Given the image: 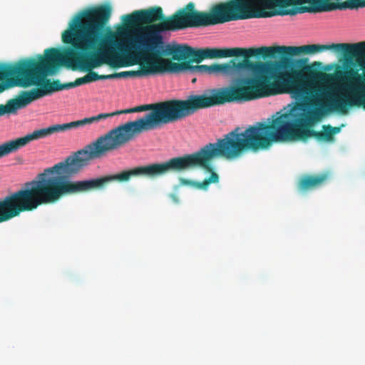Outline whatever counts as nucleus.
Listing matches in <instances>:
<instances>
[{"label": "nucleus", "instance_id": "bb28decb", "mask_svg": "<svg viewBox=\"0 0 365 365\" xmlns=\"http://www.w3.org/2000/svg\"><path fill=\"white\" fill-rule=\"evenodd\" d=\"M303 46H277V51L279 52V53L282 55H284V52H288L289 53L287 55H298L301 53H303Z\"/></svg>", "mask_w": 365, "mask_h": 365}, {"label": "nucleus", "instance_id": "2f4dec72", "mask_svg": "<svg viewBox=\"0 0 365 365\" xmlns=\"http://www.w3.org/2000/svg\"><path fill=\"white\" fill-rule=\"evenodd\" d=\"M18 86L17 81L16 79H10L4 82V83L0 85V93L3 92L5 89Z\"/></svg>", "mask_w": 365, "mask_h": 365}, {"label": "nucleus", "instance_id": "6ab92c4d", "mask_svg": "<svg viewBox=\"0 0 365 365\" xmlns=\"http://www.w3.org/2000/svg\"><path fill=\"white\" fill-rule=\"evenodd\" d=\"M177 42L172 41L167 43L165 40L159 46L154 43L150 45H144V47L133 49V51H145L153 53L157 55L172 56H173Z\"/></svg>", "mask_w": 365, "mask_h": 365}, {"label": "nucleus", "instance_id": "473e14b6", "mask_svg": "<svg viewBox=\"0 0 365 365\" xmlns=\"http://www.w3.org/2000/svg\"><path fill=\"white\" fill-rule=\"evenodd\" d=\"M323 66V63L319 61H314L311 64H307L305 66V71H319L322 70Z\"/></svg>", "mask_w": 365, "mask_h": 365}, {"label": "nucleus", "instance_id": "79ce46f5", "mask_svg": "<svg viewBox=\"0 0 365 365\" xmlns=\"http://www.w3.org/2000/svg\"><path fill=\"white\" fill-rule=\"evenodd\" d=\"M37 60L41 61H42V56L41 55L37 56Z\"/></svg>", "mask_w": 365, "mask_h": 365}, {"label": "nucleus", "instance_id": "72a5a7b5", "mask_svg": "<svg viewBox=\"0 0 365 365\" xmlns=\"http://www.w3.org/2000/svg\"><path fill=\"white\" fill-rule=\"evenodd\" d=\"M12 110V106L9 105V101H7L6 104L1 105L0 106V116L5 115V114H16V113H13L11 111Z\"/></svg>", "mask_w": 365, "mask_h": 365}, {"label": "nucleus", "instance_id": "a19ab883", "mask_svg": "<svg viewBox=\"0 0 365 365\" xmlns=\"http://www.w3.org/2000/svg\"><path fill=\"white\" fill-rule=\"evenodd\" d=\"M88 118V124H91L93 123L98 122V119L96 118V115Z\"/></svg>", "mask_w": 365, "mask_h": 365}, {"label": "nucleus", "instance_id": "0eeeda50", "mask_svg": "<svg viewBox=\"0 0 365 365\" xmlns=\"http://www.w3.org/2000/svg\"><path fill=\"white\" fill-rule=\"evenodd\" d=\"M212 102L205 95H191L186 100L173 99L167 102L149 103L123 110L125 114L150 110L155 113L156 128L180 120L195 113L199 108L210 107Z\"/></svg>", "mask_w": 365, "mask_h": 365}, {"label": "nucleus", "instance_id": "4be33fe9", "mask_svg": "<svg viewBox=\"0 0 365 365\" xmlns=\"http://www.w3.org/2000/svg\"><path fill=\"white\" fill-rule=\"evenodd\" d=\"M327 178L328 175L327 174L318 176H304L299 182V190L303 192L313 188H317L321 186Z\"/></svg>", "mask_w": 365, "mask_h": 365}, {"label": "nucleus", "instance_id": "9b49d317", "mask_svg": "<svg viewBox=\"0 0 365 365\" xmlns=\"http://www.w3.org/2000/svg\"><path fill=\"white\" fill-rule=\"evenodd\" d=\"M76 82L61 83L60 81H53L50 85H43L41 88H32L29 91H22L19 93L17 99L9 100V105L12 106L13 113H17L18 110L23 109L33 101L47 96H51L53 93L76 88Z\"/></svg>", "mask_w": 365, "mask_h": 365}, {"label": "nucleus", "instance_id": "a878e982", "mask_svg": "<svg viewBox=\"0 0 365 365\" xmlns=\"http://www.w3.org/2000/svg\"><path fill=\"white\" fill-rule=\"evenodd\" d=\"M350 53L354 56H365V41L350 43ZM360 65L365 71V58L361 61Z\"/></svg>", "mask_w": 365, "mask_h": 365}, {"label": "nucleus", "instance_id": "9d476101", "mask_svg": "<svg viewBox=\"0 0 365 365\" xmlns=\"http://www.w3.org/2000/svg\"><path fill=\"white\" fill-rule=\"evenodd\" d=\"M308 62V58L297 59L290 55L281 56L278 61L255 62L254 63L255 86H262L264 83L265 78L274 79L294 70L300 68L305 70Z\"/></svg>", "mask_w": 365, "mask_h": 365}, {"label": "nucleus", "instance_id": "f257e3e1", "mask_svg": "<svg viewBox=\"0 0 365 365\" xmlns=\"http://www.w3.org/2000/svg\"><path fill=\"white\" fill-rule=\"evenodd\" d=\"M155 114L147 113L142 118L114 127L63 161L44 169L34 180L25 182L20 190L1 199L0 222L16 217L23 211L35 210L42 204L54 203L63 196L102 187L113 180L127 181L131 175H140L156 178L168 170L206 168L207 160L217 155L205 154L206 147L211 143H209L192 153L175 157L163 163L140 166L103 178L72 180V177L86 167L91 160L101 158L107 153L120 148L145 130L156 129L157 122L153 120Z\"/></svg>", "mask_w": 365, "mask_h": 365}, {"label": "nucleus", "instance_id": "f704fd0d", "mask_svg": "<svg viewBox=\"0 0 365 365\" xmlns=\"http://www.w3.org/2000/svg\"><path fill=\"white\" fill-rule=\"evenodd\" d=\"M10 153H11L10 152L7 142L0 145V158L9 155Z\"/></svg>", "mask_w": 365, "mask_h": 365}, {"label": "nucleus", "instance_id": "39448f33", "mask_svg": "<svg viewBox=\"0 0 365 365\" xmlns=\"http://www.w3.org/2000/svg\"><path fill=\"white\" fill-rule=\"evenodd\" d=\"M206 73L231 78L230 86L213 88L203 95L210 99L214 106L227 102L243 103L253 98L252 94L246 88L247 86H255L254 63L248 59L236 62L235 59L227 63L206 65Z\"/></svg>", "mask_w": 365, "mask_h": 365}, {"label": "nucleus", "instance_id": "412c9836", "mask_svg": "<svg viewBox=\"0 0 365 365\" xmlns=\"http://www.w3.org/2000/svg\"><path fill=\"white\" fill-rule=\"evenodd\" d=\"M344 126V124H342L341 127L323 125L324 132H317L314 130L306 129L304 131V135L307 137H315L318 140L320 141H331L334 138L331 137V134H337L340 133L341 128Z\"/></svg>", "mask_w": 365, "mask_h": 365}, {"label": "nucleus", "instance_id": "7c9ffc66", "mask_svg": "<svg viewBox=\"0 0 365 365\" xmlns=\"http://www.w3.org/2000/svg\"><path fill=\"white\" fill-rule=\"evenodd\" d=\"M120 114H124L123 110H116V111L113 112V113H100V114L96 115V118L99 121V120H105V119H107L108 118L113 117L115 115H120Z\"/></svg>", "mask_w": 365, "mask_h": 365}, {"label": "nucleus", "instance_id": "393cba45", "mask_svg": "<svg viewBox=\"0 0 365 365\" xmlns=\"http://www.w3.org/2000/svg\"><path fill=\"white\" fill-rule=\"evenodd\" d=\"M191 46L185 43H177L173 59L174 61H186L190 58Z\"/></svg>", "mask_w": 365, "mask_h": 365}, {"label": "nucleus", "instance_id": "6e6552de", "mask_svg": "<svg viewBox=\"0 0 365 365\" xmlns=\"http://www.w3.org/2000/svg\"><path fill=\"white\" fill-rule=\"evenodd\" d=\"M57 71L56 66L38 64L34 58H26L14 63H0V81L16 76L19 87L36 86L41 88L43 85H50L46 76L55 75Z\"/></svg>", "mask_w": 365, "mask_h": 365}, {"label": "nucleus", "instance_id": "1a4fd4ad", "mask_svg": "<svg viewBox=\"0 0 365 365\" xmlns=\"http://www.w3.org/2000/svg\"><path fill=\"white\" fill-rule=\"evenodd\" d=\"M282 0L284 5H302L309 4L310 6H296L291 9L279 8L275 14L279 16H294L306 12L320 13L334 10L359 9L365 7V0Z\"/></svg>", "mask_w": 365, "mask_h": 365}, {"label": "nucleus", "instance_id": "ea45409f", "mask_svg": "<svg viewBox=\"0 0 365 365\" xmlns=\"http://www.w3.org/2000/svg\"><path fill=\"white\" fill-rule=\"evenodd\" d=\"M170 197L173 200V201L175 202V203H178L179 202V200L178 198V197L176 196V195L175 194H170Z\"/></svg>", "mask_w": 365, "mask_h": 365}, {"label": "nucleus", "instance_id": "f3484780", "mask_svg": "<svg viewBox=\"0 0 365 365\" xmlns=\"http://www.w3.org/2000/svg\"><path fill=\"white\" fill-rule=\"evenodd\" d=\"M52 135L50 126L38 130H35L24 137L7 141L10 152L14 153L24 147L31 141L46 138Z\"/></svg>", "mask_w": 365, "mask_h": 365}, {"label": "nucleus", "instance_id": "423d86ee", "mask_svg": "<svg viewBox=\"0 0 365 365\" xmlns=\"http://www.w3.org/2000/svg\"><path fill=\"white\" fill-rule=\"evenodd\" d=\"M351 53L337 54L342 58L339 63L323 64L322 71H331L334 68L337 71L334 78L337 83L329 88H332V93L339 100L345 101L344 110L347 107L363 106L365 108V71L364 78L359 73L357 64Z\"/></svg>", "mask_w": 365, "mask_h": 365}, {"label": "nucleus", "instance_id": "c756f323", "mask_svg": "<svg viewBox=\"0 0 365 365\" xmlns=\"http://www.w3.org/2000/svg\"><path fill=\"white\" fill-rule=\"evenodd\" d=\"M88 72V74L82 78H78L75 81L76 87L96 81V73L93 71Z\"/></svg>", "mask_w": 365, "mask_h": 365}, {"label": "nucleus", "instance_id": "37998d69", "mask_svg": "<svg viewBox=\"0 0 365 365\" xmlns=\"http://www.w3.org/2000/svg\"><path fill=\"white\" fill-rule=\"evenodd\" d=\"M195 81H196V78H194V79L192 80V83H195Z\"/></svg>", "mask_w": 365, "mask_h": 365}, {"label": "nucleus", "instance_id": "ddd939ff", "mask_svg": "<svg viewBox=\"0 0 365 365\" xmlns=\"http://www.w3.org/2000/svg\"><path fill=\"white\" fill-rule=\"evenodd\" d=\"M167 29L152 31L144 34L138 33L135 35H130L126 32L123 36L125 41L128 45L130 51L144 47V45L157 44L160 45L165 40Z\"/></svg>", "mask_w": 365, "mask_h": 365}, {"label": "nucleus", "instance_id": "4c0bfd02", "mask_svg": "<svg viewBox=\"0 0 365 365\" xmlns=\"http://www.w3.org/2000/svg\"><path fill=\"white\" fill-rule=\"evenodd\" d=\"M197 66L198 65L190 66L189 63L187 62L185 63V72H190L191 73H197Z\"/></svg>", "mask_w": 365, "mask_h": 365}, {"label": "nucleus", "instance_id": "cd10ccee", "mask_svg": "<svg viewBox=\"0 0 365 365\" xmlns=\"http://www.w3.org/2000/svg\"><path fill=\"white\" fill-rule=\"evenodd\" d=\"M278 53L277 51V47H268V46H262L257 48H250V56H259L264 53Z\"/></svg>", "mask_w": 365, "mask_h": 365}, {"label": "nucleus", "instance_id": "5701e85b", "mask_svg": "<svg viewBox=\"0 0 365 365\" xmlns=\"http://www.w3.org/2000/svg\"><path fill=\"white\" fill-rule=\"evenodd\" d=\"M218 58H229L233 56H250V48H217Z\"/></svg>", "mask_w": 365, "mask_h": 365}, {"label": "nucleus", "instance_id": "dca6fc26", "mask_svg": "<svg viewBox=\"0 0 365 365\" xmlns=\"http://www.w3.org/2000/svg\"><path fill=\"white\" fill-rule=\"evenodd\" d=\"M160 63L152 56L145 55L144 58L145 64L148 65L152 68V70L155 72L156 75H163L168 73H180L185 72V63L180 64L173 63L168 59H162Z\"/></svg>", "mask_w": 365, "mask_h": 365}, {"label": "nucleus", "instance_id": "7ed1b4c3", "mask_svg": "<svg viewBox=\"0 0 365 365\" xmlns=\"http://www.w3.org/2000/svg\"><path fill=\"white\" fill-rule=\"evenodd\" d=\"M111 16V6L104 4L97 9H87L78 12L68 24V29L63 34V41L71 46H66L63 53L69 61L54 48L45 50V58L69 65L74 63L83 72L92 71L106 62L104 52L98 48L126 55L128 45L125 40H116L110 27H106Z\"/></svg>", "mask_w": 365, "mask_h": 365}, {"label": "nucleus", "instance_id": "b1692460", "mask_svg": "<svg viewBox=\"0 0 365 365\" xmlns=\"http://www.w3.org/2000/svg\"><path fill=\"white\" fill-rule=\"evenodd\" d=\"M194 7H195V4L192 2L189 3L185 8H183L182 9H180L176 14L175 15H174L173 16H172L170 18V19L166 22H165L163 24L164 26L165 27H167L168 28L169 30L170 31H175L176 30H173V27L175 26V24H173V23H175V24H180L182 20L183 19V17H184V15H185V14H180L181 11L182 10H185V12L187 14H190L192 11H194Z\"/></svg>", "mask_w": 365, "mask_h": 365}, {"label": "nucleus", "instance_id": "20e7f679", "mask_svg": "<svg viewBox=\"0 0 365 365\" xmlns=\"http://www.w3.org/2000/svg\"><path fill=\"white\" fill-rule=\"evenodd\" d=\"M277 0H230L227 4H218L212 6L209 12L194 11L187 14L182 10L180 14H185L183 19L178 24H173V30L185 28H198L221 24L226 22L248 19L252 18H267L274 15L270 9ZM284 4L282 0H278Z\"/></svg>", "mask_w": 365, "mask_h": 365}, {"label": "nucleus", "instance_id": "2eb2a0df", "mask_svg": "<svg viewBox=\"0 0 365 365\" xmlns=\"http://www.w3.org/2000/svg\"><path fill=\"white\" fill-rule=\"evenodd\" d=\"M120 19L122 21L132 25L134 23H152L157 21H165V16L163 14V10L160 7H154L145 11L138 10L131 14L123 15Z\"/></svg>", "mask_w": 365, "mask_h": 365}, {"label": "nucleus", "instance_id": "f8f14e48", "mask_svg": "<svg viewBox=\"0 0 365 365\" xmlns=\"http://www.w3.org/2000/svg\"><path fill=\"white\" fill-rule=\"evenodd\" d=\"M127 51V54L124 55L128 58V61L122 57H116L108 61V63L112 67H127L133 66L139 63L141 69L138 71H128L117 73L118 78H128V77H147L150 76H155V72L152 70V68L148 65L145 64L144 58L145 56L140 58L136 57L133 54H130Z\"/></svg>", "mask_w": 365, "mask_h": 365}, {"label": "nucleus", "instance_id": "e433bc0d", "mask_svg": "<svg viewBox=\"0 0 365 365\" xmlns=\"http://www.w3.org/2000/svg\"><path fill=\"white\" fill-rule=\"evenodd\" d=\"M73 123L74 124V128H76L79 126H83L86 124H88V118H85L80 120L73 121Z\"/></svg>", "mask_w": 365, "mask_h": 365}, {"label": "nucleus", "instance_id": "4468645a", "mask_svg": "<svg viewBox=\"0 0 365 365\" xmlns=\"http://www.w3.org/2000/svg\"><path fill=\"white\" fill-rule=\"evenodd\" d=\"M220 157H225L226 159L230 160H236L237 159V158H227V156H225V155H224L222 154H219V155H217L216 157H215L213 158H211V159L207 160V162L205 164L206 168L202 167V166H199V167H197V168H190V170L202 168L203 170H205L211 173L210 176L208 178L205 179L203 181V182H196V181H193V180H187V179L180 178L179 179L180 184L178 185H175L174 187L175 190H177L180 186L187 185V186H192V187H197L198 189H201V190H207L210 184H211V183H217V182H219V176H218V175L215 172L212 171V170H213L212 169V165L210 163V162H211V160H212L214 159H216V158H220ZM185 170H180V172L185 171ZM187 170H190V169H187ZM169 171L170 170H168V172H169ZM171 171L174 172L173 170H171ZM176 172L177 173H180V171H176Z\"/></svg>", "mask_w": 365, "mask_h": 365}, {"label": "nucleus", "instance_id": "f03ea898", "mask_svg": "<svg viewBox=\"0 0 365 365\" xmlns=\"http://www.w3.org/2000/svg\"><path fill=\"white\" fill-rule=\"evenodd\" d=\"M332 91V88L322 91V95L329 100L328 103H313L310 91L304 86H298L289 92L293 101L267 122H257L245 130L236 127L223 138L207 145L205 153L210 156L222 154L230 158H240L244 150L257 152L259 148H265L264 140H292L297 128L314 125L329 112L344 110L345 101L339 100Z\"/></svg>", "mask_w": 365, "mask_h": 365}, {"label": "nucleus", "instance_id": "a211bd4d", "mask_svg": "<svg viewBox=\"0 0 365 365\" xmlns=\"http://www.w3.org/2000/svg\"><path fill=\"white\" fill-rule=\"evenodd\" d=\"M303 53L313 55L330 51L336 54L350 53V43H330V44H308L303 46Z\"/></svg>", "mask_w": 365, "mask_h": 365}, {"label": "nucleus", "instance_id": "aec40b11", "mask_svg": "<svg viewBox=\"0 0 365 365\" xmlns=\"http://www.w3.org/2000/svg\"><path fill=\"white\" fill-rule=\"evenodd\" d=\"M190 58H191L187 63H200L205 59L218 58L217 48L216 47H206L204 48H197L192 47L190 52Z\"/></svg>", "mask_w": 365, "mask_h": 365}, {"label": "nucleus", "instance_id": "c85d7f7f", "mask_svg": "<svg viewBox=\"0 0 365 365\" xmlns=\"http://www.w3.org/2000/svg\"><path fill=\"white\" fill-rule=\"evenodd\" d=\"M52 135L56 133H63L72 129H74V124L73 122L63 123V124H55L50 126Z\"/></svg>", "mask_w": 365, "mask_h": 365}, {"label": "nucleus", "instance_id": "c9c22d12", "mask_svg": "<svg viewBox=\"0 0 365 365\" xmlns=\"http://www.w3.org/2000/svg\"><path fill=\"white\" fill-rule=\"evenodd\" d=\"M117 73L108 74V75H98L96 73V81L99 80H113L117 79Z\"/></svg>", "mask_w": 365, "mask_h": 365}, {"label": "nucleus", "instance_id": "58836bf2", "mask_svg": "<svg viewBox=\"0 0 365 365\" xmlns=\"http://www.w3.org/2000/svg\"><path fill=\"white\" fill-rule=\"evenodd\" d=\"M197 73L200 74L206 73V65H198L197 66Z\"/></svg>", "mask_w": 365, "mask_h": 365}, {"label": "nucleus", "instance_id": "c03bdc74", "mask_svg": "<svg viewBox=\"0 0 365 365\" xmlns=\"http://www.w3.org/2000/svg\"><path fill=\"white\" fill-rule=\"evenodd\" d=\"M117 34H118V35H119V36H120V35H121V34H120V31H118V32L117 33Z\"/></svg>", "mask_w": 365, "mask_h": 365}]
</instances>
